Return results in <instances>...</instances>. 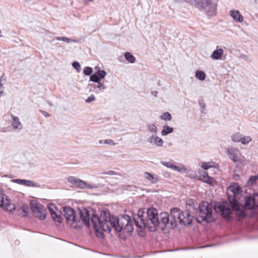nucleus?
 Listing matches in <instances>:
<instances>
[{
    "mask_svg": "<svg viewBox=\"0 0 258 258\" xmlns=\"http://www.w3.org/2000/svg\"><path fill=\"white\" fill-rule=\"evenodd\" d=\"M91 222L96 231L100 233L102 231L110 233L112 229H114L116 232L122 231L123 233L130 234L133 230L129 216H111L107 211H102L100 218L93 214Z\"/></svg>",
    "mask_w": 258,
    "mask_h": 258,
    "instance_id": "f257e3e1",
    "label": "nucleus"
},
{
    "mask_svg": "<svg viewBox=\"0 0 258 258\" xmlns=\"http://www.w3.org/2000/svg\"><path fill=\"white\" fill-rule=\"evenodd\" d=\"M145 215H143L142 211L139 210L137 219L134 218L133 220L131 219L132 223L133 228V223L140 229L147 228L151 231H155L159 225V216L157 210L154 208H149Z\"/></svg>",
    "mask_w": 258,
    "mask_h": 258,
    "instance_id": "f03ea898",
    "label": "nucleus"
},
{
    "mask_svg": "<svg viewBox=\"0 0 258 258\" xmlns=\"http://www.w3.org/2000/svg\"><path fill=\"white\" fill-rule=\"evenodd\" d=\"M191 5L201 11H204L209 16L216 14L218 0H185Z\"/></svg>",
    "mask_w": 258,
    "mask_h": 258,
    "instance_id": "7ed1b4c3",
    "label": "nucleus"
},
{
    "mask_svg": "<svg viewBox=\"0 0 258 258\" xmlns=\"http://www.w3.org/2000/svg\"><path fill=\"white\" fill-rule=\"evenodd\" d=\"M213 206L207 202H202L199 206V217L197 218V221L201 222L199 219H201L202 221H205L207 223H210L214 220L213 216Z\"/></svg>",
    "mask_w": 258,
    "mask_h": 258,
    "instance_id": "20e7f679",
    "label": "nucleus"
},
{
    "mask_svg": "<svg viewBox=\"0 0 258 258\" xmlns=\"http://www.w3.org/2000/svg\"><path fill=\"white\" fill-rule=\"evenodd\" d=\"M171 217L175 222H178L181 225H188L191 223L193 217L188 211H181L177 208H173L170 210Z\"/></svg>",
    "mask_w": 258,
    "mask_h": 258,
    "instance_id": "39448f33",
    "label": "nucleus"
},
{
    "mask_svg": "<svg viewBox=\"0 0 258 258\" xmlns=\"http://www.w3.org/2000/svg\"><path fill=\"white\" fill-rule=\"evenodd\" d=\"M64 216L68 225L74 229H80L82 224L75 216L74 210L70 207L63 208Z\"/></svg>",
    "mask_w": 258,
    "mask_h": 258,
    "instance_id": "423d86ee",
    "label": "nucleus"
},
{
    "mask_svg": "<svg viewBox=\"0 0 258 258\" xmlns=\"http://www.w3.org/2000/svg\"><path fill=\"white\" fill-rule=\"evenodd\" d=\"M31 207L33 215L41 220L45 219L46 217V210L41 204L32 203Z\"/></svg>",
    "mask_w": 258,
    "mask_h": 258,
    "instance_id": "0eeeda50",
    "label": "nucleus"
},
{
    "mask_svg": "<svg viewBox=\"0 0 258 258\" xmlns=\"http://www.w3.org/2000/svg\"><path fill=\"white\" fill-rule=\"evenodd\" d=\"M215 210L217 213H220L221 216L227 219H230V215L232 213V210L230 208L227 203L222 204H217L214 207Z\"/></svg>",
    "mask_w": 258,
    "mask_h": 258,
    "instance_id": "6e6552de",
    "label": "nucleus"
},
{
    "mask_svg": "<svg viewBox=\"0 0 258 258\" xmlns=\"http://www.w3.org/2000/svg\"><path fill=\"white\" fill-rule=\"evenodd\" d=\"M0 208L9 212H13L16 208L15 205L10 203L7 196L2 191H0Z\"/></svg>",
    "mask_w": 258,
    "mask_h": 258,
    "instance_id": "1a4fd4ad",
    "label": "nucleus"
},
{
    "mask_svg": "<svg viewBox=\"0 0 258 258\" xmlns=\"http://www.w3.org/2000/svg\"><path fill=\"white\" fill-rule=\"evenodd\" d=\"M244 208L245 209L250 210L254 207H258V195L254 197L246 195L244 197Z\"/></svg>",
    "mask_w": 258,
    "mask_h": 258,
    "instance_id": "9d476101",
    "label": "nucleus"
},
{
    "mask_svg": "<svg viewBox=\"0 0 258 258\" xmlns=\"http://www.w3.org/2000/svg\"><path fill=\"white\" fill-rule=\"evenodd\" d=\"M48 209L52 219L58 223L62 222V218L61 217V212L56 207L54 204H49L47 206Z\"/></svg>",
    "mask_w": 258,
    "mask_h": 258,
    "instance_id": "9b49d317",
    "label": "nucleus"
},
{
    "mask_svg": "<svg viewBox=\"0 0 258 258\" xmlns=\"http://www.w3.org/2000/svg\"><path fill=\"white\" fill-rule=\"evenodd\" d=\"M226 153L230 159L234 162H238L240 160V153L238 149L230 147L226 149Z\"/></svg>",
    "mask_w": 258,
    "mask_h": 258,
    "instance_id": "f8f14e48",
    "label": "nucleus"
},
{
    "mask_svg": "<svg viewBox=\"0 0 258 258\" xmlns=\"http://www.w3.org/2000/svg\"><path fill=\"white\" fill-rule=\"evenodd\" d=\"M169 224V215L167 213H161L159 217V227L162 230Z\"/></svg>",
    "mask_w": 258,
    "mask_h": 258,
    "instance_id": "ddd939ff",
    "label": "nucleus"
},
{
    "mask_svg": "<svg viewBox=\"0 0 258 258\" xmlns=\"http://www.w3.org/2000/svg\"><path fill=\"white\" fill-rule=\"evenodd\" d=\"M228 201L232 209L237 212V215L240 217H244L245 216V212L243 211L239 210V206L235 198L229 197Z\"/></svg>",
    "mask_w": 258,
    "mask_h": 258,
    "instance_id": "4468645a",
    "label": "nucleus"
},
{
    "mask_svg": "<svg viewBox=\"0 0 258 258\" xmlns=\"http://www.w3.org/2000/svg\"><path fill=\"white\" fill-rule=\"evenodd\" d=\"M147 141L151 144L160 147H162L164 143L163 140L161 138L158 137L156 134H153L150 136L148 138Z\"/></svg>",
    "mask_w": 258,
    "mask_h": 258,
    "instance_id": "2eb2a0df",
    "label": "nucleus"
},
{
    "mask_svg": "<svg viewBox=\"0 0 258 258\" xmlns=\"http://www.w3.org/2000/svg\"><path fill=\"white\" fill-rule=\"evenodd\" d=\"M161 163L166 167L172 169L180 173H184L186 172L187 169L184 166L180 167L169 162L161 161Z\"/></svg>",
    "mask_w": 258,
    "mask_h": 258,
    "instance_id": "dca6fc26",
    "label": "nucleus"
},
{
    "mask_svg": "<svg viewBox=\"0 0 258 258\" xmlns=\"http://www.w3.org/2000/svg\"><path fill=\"white\" fill-rule=\"evenodd\" d=\"M79 213L80 219L82 220L83 222H84L87 227H89L90 225V222L89 220L90 215L89 214V212L88 210L85 209L83 211H80Z\"/></svg>",
    "mask_w": 258,
    "mask_h": 258,
    "instance_id": "f3484780",
    "label": "nucleus"
},
{
    "mask_svg": "<svg viewBox=\"0 0 258 258\" xmlns=\"http://www.w3.org/2000/svg\"><path fill=\"white\" fill-rule=\"evenodd\" d=\"M12 126L13 128L16 131H20L23 128V125L21 123L19 118L17 116H15L12 114Z\"/></svg>",
    "mask_w": 258,
    "mask_h": 258,
    "instance_id": "a211bd4d",
    "label": "nucleus"
},
{
    "mask_svg": "<svg viewBox=\"0 0 258 258\" xmlns=\"http://www.w3.org/2000/svg\"><path fill=\"white\" fill-rule=\"evenodd\" d=\"M76 187L82 189H94L97 188L98 186L94 184L92 185L89 184L87 182H86L79 179Z\"/></svg>",
    "mask_w": 258,
    "mask_h": 258,
    "instance_id": "6ab92c4d",
    "label": "nucleus"
},
{
    "mask_svg": "<svg viewBox=\"0 0 258 258\" xmlns=\"http://www.w3.org/2000/svg\"><path fill=\"white\" fill-rule=\"evenodd\" d=\"M144 176L145 178L152 184H155L159 180V177L157 175L152 174L148 172H145L144 173Z\"/></svg>",
    "mask_w": 258,
    "mask_h": 258,
    "instance_id": "aec40b11",
    "label": "nucleus"
},
{
    "mask_svg": "<svg viewBox=\"0 0 258 258\" xmlns=\"http://www.w3.org/2000/svg\"><path fill=\"white\" fill-rule=\"evenodd\" d=\"M230 16L237 22L241 23L243 21L242 16L238 10H231L230 12Z\"/></svg>",
    "mask_w": 258,
    "mask_h": 258,
    "instance_id": "412c9836",
    "label": "nucleus"
},
{
    "mask_svg": "<svg viewBox=\"0 0 258 258\" xmlns=\"http://www.w3.org/2000/svg\"><path fill=\"white\" fill-rule=\"evenodd\" d=\"M224 53V50L222 48H217L211 54L210 57L214 60L221 59Z\"/></svg>",
    "mask_w": 258,
    "mask_h": 258,
    "instance_id": "4be33fe9",
    "label": "nucleus"
},
{
    "mask_svg": "<svg viewBox=\"0 0 258 258\" xmlns=\"http://www.w3.org/2000/svg\"><path fill=\"white\" fill-rule=\"evenodd\" d=\"M199 179L209 184H212L213 182V178L209 176L208 173L205 171H204L203 173L200 175Z\"/></svg>",
    "mask_w": 258,
    "mask_h": 258,
    "instance_id": "5701e85b",
    "label": "nucleus"
},
{
    "mask_svg": "<svg viewBox=\"0 0 258 258\" xmlns=\"http://www.w3.org/2000/svg\"><path fill=\"white\" fill-rule=\"evenodd\" d=\"M228 190L232 192L233 194L235 196L241 192V188L238 183H233L229 187Z\"/></svg>",
    "mask_w": 258,
    "mask_h": 258,
    "instance_id": "b1692460",
    "label": "nucleus"
},
{
    "mask_svg": "<svg viewBox=\"0 0 258 258\" xmlns=\"http://www.w3.org/2000/svg\"><path fill=\"white\" fill-rule=\"evenodd\" d=\"M173 128L168 125H164L163 129L161 131V135L163 136H167V135L171 134L173 132Z\"/></svg>",
    "mask_w": 258,
    "mask_h": 258,
    "instance_id": "393cba45",
    "label": "nucleus"
},
{
    "mask_svg": "<svg viewBox=\"0 0 258 258\" xmlns=\"http://www.w3.org/2000/svg\"><path fill=\"white\" fill-rule=\"evenodd\" d=\"M201 167L205 170H208L210 168L216 167V164L213 162H203L201 163Z\"/></svg>",
    "mask_w": 258,
    "mask_h": 258,
    "instance_id": "a878e982",
    "label": "nucleus"
},
{
    "mask_svg": "<svg viewBox=\"0 0 258 258\" xmlns=\"http://www.w3.org/2000/svg\"><path fill=\"white\" fill-rule=\"evenodd\" d=\"M206 75L205 73L202 71L198 70L196 72V78L201 81H204L206 79Z\"/></svg>",
    "mask_w": 258,
    "mask_h": 258,
    "instance_id": "bb28decb",
    "label": "nucleus"
},
{
    "mask_svg": "<svg viewBox=\"0 0 258 258\" xmlns=\"http://www.w3.org/2000/svg\"><path fill=\"white\" fill-rule=\"evenodd\" d=\"M242 136V134L240 133H235L231 136V140L234 142L239 143L241 140Z\"/></svg>",
    "mask_w": 258,
    "mask_h": 258,
    "instance_id": "cd10ccee",
    "label": "nucleus"
},
{
    "mask_svg": "<svg viewBox=\"0 0 258 258\" xmlns=\"http://www.w3.org/2000/svg\"><path fill=\"white\" fill-rule=\"evenodd\" d=\"M124 57L130 63H133L136 61L135 57L130 52H125Z\"/></svg>",
    "mask_w": 258,
    "mask_h": 258,
    "instance_id": "c85d7f7f",
    "label": "nucleus"
},
{
    "mask_svg": "<svg viewBox=\"0 0 258 258\" xmlns=\"http://www.w3.org/2000/svg\"><path fill=\"white\" fill-rule=\"evenodd\" d=\"M252 139L249 136H245L242 135L241 137V140L240 142L242 145H247L251 141Z\"/></svg>",
    "mask_w": 258,
    "mask_h": 258,
    "instance_id": "c756f323",
    "label": "nucleus"
},
{
    "mask_svg": "<svg viewBox=\"0 0 258 258\" xmlns=\"http://www.w3.org/2000/svg\"><path fill=\"white\" fill-rule=\"evenodd\" d=\"M55 39L57 40L58 41H64L67 43H69L71 42H76V41L74 39H72L68 37H60V36H57L56 37Z\"/></svg>",
    "mask_w": 258,
    "mask_h": 258,
    "instance_id": "7c9ffc66",
    "label": "nucleus"
},
{
    "mask_svg": "<svg viewBox=\"0 0 258 258\" xmlns=\"http://www.w3.org/2000/svg\"><path fill=\"white\" fill-rule=\"evenodd\" d=\"M96 83L97 85L94 86V89L98 88L99 91H103L107 88V87L101 82V80Z\"/></svg>",
    "mask_w": 258,
    "mask_h": 258,
    "instance_id": "2f4dec72",
    "label": "nucleus"
},
{
    "mask_svg": "<svg viewBox=\"0 0 258 258\" xmlns=\"http://www.w3.org/2000/svg\"><path fill=\"white\" fill-rule=\"evenodd\" d=\"M147 127L151 133L156 134L157 132V127L154 124H148L147 125Z\"/></svg>",
    "mask_w": 258,
    "mask_h": 258,
    "instance_id": "473e14b6",
    "label": "nucleus"
},
{
    "mask_svg": "<svg viewBox=\"0 0 258 258\" xmlns=\"http://www.w3.org/2000/svg\"><path fill=\"white\" fill-rule=\"evenodd\" d=\"M67 179L69 182L73 184L76 187L79 179L74 176H70Z\"/></svg>",
    "mask_w": 258,
    "mask_h": 258,
    "instance_id": "72a5a7b5",
    "label": "nucleus"
},
{
    "mask_svg": "<svg viewBox=\"0 0 258 258\" xmlns=\"http://www.w3.org/2000/svg\"><path fill=\"white\" fill-rule=\"evenodd\" d=\"M160 118L162 120L170 121L172 119V116L169 112H166L160 116Z\"/></svg>",
    "mask_w": 258,
    "mask_h": 258,
    "instance_id": "f704fd0d",
    "label": "nucleus"
},
{
    "mask_svg": "<svg viewBox=\"0 0 258 258\" xmlns=\"http://www.w3.org/2000/svg\"><path fill=\"white\" fill-rule=\"evenodd\" d=\"M257 180H258V175L251 176L248 179V183L249 185H253Z\"/></svg>",
    "mask_w": 258,
    "mask_h": 258,
    "instance_id": "c9c22d12",
    "label": "nucleus"
},
{
    "mask_svg": "<svg viewBox=\"0 0 258 258\" xmlns=\"http://www.w3.org/2000/svg\"><path fill=\"white\" fill-rule=\"evenodd\" d=\"M26 186L35 187H40V185L38 183L29 180H26Z\"/></svg>",
    "mask_w": 258,
    "mask_h": 258,
    "instance_id": "e433bc0d",
    "label": "nucleus"
},
{
    "mask_svg": "<svg viewBox=\"0 0 258 258\" xmlns=\"http://www.w3.org/2000/svg\"><path fill=\"white\" fill-rule=\"evenodd\" d=\"M90 81L95 82V83H96V82H98L99 81H100V79L97 75L94 74L92 75L90 77Z\"/></svg>",
    "mask_w": 258,
    "mask_h": 258,
    "instance_id": "4c0bfd02",
    "label": "nucleus"
},
{
    "mask_svg": "<svg viewBox=\"0 0 258 258\" xmlns=\"http://www.w3.org/2000/svg\"><path fill=\"white\" fill-rule=\"evenodd\" d=\"M84 74L87 76H90L92 73V69L89 67H85L83 70Z\"/></svg>",
    "mask_w": 258,
    "mask_h": 258,
    "instance_id": "58836bf2",
    "label": "nucleus"
},
{
    "mask_svg": "<svg viewBox=\"0 0 258 258\" xmlns=\"http://www.w3.org/2000/svg\"><path fill=\"white\" fill-rule=\"evenodd\" d=\"M26 180H27L25 179H16L12 180V181L19 184L24 185L26 186Z\"/></svg>",
    "mask_w": 258,
    "mask_h": 258,
    "instance_id": "ea45409f",
    "label": "nucleus"
},
{
    "mask_svg": "<svg viewBox=\"0 0 258 258\" xmlns=\"http://www.w3.org/2000/svg\"><path fill=\"white\" fill-rule=\"evenodd\" d=\"M73 68L76 69L78 72L81 71V66L77 61H75L72 63Z\"/></svg>",
    "mask_w": 258,
    "mask_h": 258,
    "instance_id": "a19ab883",
    "label": "nucleus"
},
{
    "mask_svg": "<svg viewBox=\"0 0 258 258\" xmlns=\"http://www.w3.org/2000/svg\"><path fill=\"white\" fill-rule=\"evenodd\" d=\"M97 75L99 76L100 79L104 78L106 75V73L104 70H100L97 72Z\"/></svg>",
    "mask_w": 258,
    "mask_h": 258,
    "instance_id": "79ce46f5",
    "label": "nucleus"
},
{
    "mask_svg": "<svg viewBox=\"0 0 258 258\" xmlns=\"http://www.w3.org/2000/svg\"><path fill=\"white\" fill-rule=\"evenodd\" d=\"M21 210L24 213V216H26L28 212V207L27 205H23L21 207Z\"/></svg>",
    "mask_w": 258,
    "mask_h": 258,
    "instance_id": "37998d69",
    "label": "nucleus"
},
{
    "mask_svg": "<svg viewBox=\"0 0 258 258\" xmlns=\"http://www.w3.org/2000/svg\"><path fill=\"white\" fill-rule=\"evenodd\" d=\"M96 99L95 96L93 94H91L85 100L86 103H89Z\"/></svg>",
    "mask_w": 258,
    "mask_h": 258,
    "instance_id": "c03bdc74",
    "label": "nucleus"
},
{
    "mask_svg": "<svg viewBox=\"0 0 258 258\" xmlns=\"http://www.w3.org/2000/svg\"><path fill=\"white\" fill-rule=\"evenodd\" d=\"M103 144H108V145H111V146L115 145V143L113 142V140H112L111 139H107V140H104Z\"/></svg>",
    "mask_w": 258,
    "mask_h": 258,
    "instance_id": "a18cd8bd",
    "label": "nucleus"
},
{
    "mask_svg": "<svg viewBox=\"0 0 258 258\" xmlns=\"http://www.w3.org/2000/svg\"><path fill=\"white\" fill-rule=\"evenodd\" d=\"M239 57L246 61H248V62H250L251 61L250 58L249 57V56L248 55H245L243 54H241L240 55Z\"/></svg>",
    "mask_w": 258,
    "mask_h": 258,
    "instance_id": "49530a36",
    "label": "nucleus"
},
{
    "mask_svg": "<svg viewBox=\"0 0 258 258\" xmlns=\"http://www.w3.org/2000/svg\"><path fill=\"white\" fill-rule=\"evenodd\" d=\"M4 88L3 87V85L2 83V80L1 78L0 79V97L1 96L2 94L4 93Z\"/></svg>",
    "mask_w": 258,
    "mask_h": 258,
    "instance_id": "de8ad7c7",
    "label": "nucleus"
},
{
    "mask_svg": "<svg viewBox=\"0 0 258 258\" xmlns=\"http://www.w3.org/2000/svg\"><path fill=\"white\" fill-rule=\"evenodd\" d=\"M40 111L42 114V115H43L46 117H48L50 116V114H49L45 111L40 110Z\"/></svg>",
    "mask_w": 258,
    "mask_h": 258,
    "instance_id": "09e8293b",
    "label": "nucleus"
},
{
    "mask_svg": "<svg viewBox=\"0 0 258 258\" xmlns=\"http://www.w3.org/2000/svg\"><path fill=\"white\" fill-rule=\"evenodd\" d=\"M104 174H108V175H117V173H116L115 172L112 170L109 171L108 172L104 173Z\"/></svg>",
    "mask_w": 258,
    "mask_h": 258,
    "instance_id": "8fccbe9b",
    "label": "nucleus"
},
{
    "mask_svg": "<svg viewBox=\"0 0 258 258\" xmlns=\"http://www.w3.org/2000/svg\"><path fill=\"white\" fill-rule=\"evenodd\" d=\"M199 105L201 106V107L202 108L205 109V103H204L203 101H202V100L199 101Z\"/></svg>",
    "mask_w": 258,
    "mask_h": 258,
    "instance_id": "3c124183",
    "label": "nucleus"
},
{
    "mask_svg": "<svg viewBox=\"0 0 258 258\" xmlns=\"http://www.w3.org/2000/svg\"><path fill=\"white\" fill-rule=\"evenodd\" d=\"M93 1V0H83V3L85 5H87L88 4L89 2Z\"/></svg>",
    "mask_w": 258,
    "mask_h": 258,
    "instance_id": "603ef678",
    "label": "nucleus"
},
{
    "mask_svg": "<svg viewBox=\"0 0 258 258\" xmlns=\"http://www.w3.org/2000/svg\"><path fill=\"white\" fill-rule=\"evenodd\" d=\"M157 94H158V92L157 91H153L151 92V94L155 97H156L157 96Z\"/></svg>",
    "mask_w": 258,
    "mask_h": 258,
    "instance_id": "864d4df0",
    "label": "nucleus"
},
{
    "mask_svg": "<svg viewBox=\"0 0 258 258\" xmlns=\"http://www.w3.org/2000/svg\"><path fill=\"white\" fill-rule=\"evenodd\" d=\"M47 103L49 106H52V104L50 101H48Z\"/></svg>",
    "mask_w": 258,
    "mask_h": 258,
    "instance_id": "5fc2aeb1",
    "label": "nucleus"
},
{
    "mask_svg": "<svg viewBox=\"0 0 258 258\" xmlns=\"http://www.w3.org/2000/svg\"><path fill=\"white\" fill-rule=\"evenodd\" d=\"M103 141H104L100 140V141H99V143L100 144H103Z\"/></svg>",
    "mask_w": 258,
    "mask_h": 258,
    "instance_id": "6e6d98bb",
    "label": "nucleus"
},
{
    "mask_svg": "<svg viewBox=\"0 0 258 258\" xmlns=\"http://www.w3.org/2000/svg\"><path fill=\"white\" fill-rule=\"evenodd\" d=\"M2 36V32H1V30H0V37H1Z\"/></svg>",
    "mask_w": 258,
    "mask_h": 258,
    "instance_id": "4d7b16f0",
    "label": "nucleus"
},
{
    "mask_svg": "<svg viewBox=\"0 0 258 258\" xmlns=\"http://www.w3.org/2000/svg\"><path fill=\"white\" fill-rule=\"evenodd\" d=\"M54 39L51 40L50 42H52L53 41Z\"/></svg>",
    "mask_w": 258,
    "mask_h": 258,
    "instance_id": "13d9d810",
    "label": "nucleus"
}]
</instances>
